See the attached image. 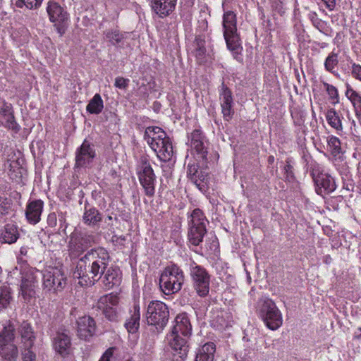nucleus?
Wrapping results in <instances>:
<instances>
[{
  "mask_svg": "<svg viewBox=\"0 0 361 361\" xmlns=\"http://www.w3.org/2000/svg\"><path fill=\"white\" fill-rule=\"evenodd\" d=\"M312 176L316 186V191L317 194H329L335 190V180L330 175L320 173L316 176L314 172L312 171Z\"/></svg>",
  "mask_w": 361,
  "mask_h": 361,
  "instance_id": "2eb2a0df",
  "label": "nucleus"
},
{
  "mask_svg": "<svg viewBox=\"0 0 361 361\" xmlns=\"http://www.w3.org/2000/svg\"><path fill=\"white\" fill-rule=\"evenodd\" d=\"M345 87V95L353 106L357 117L361 118V93L354 90L348 83Z\"/></svg>",
  "mask_w": 361,
  "mask_h": 361,
  "instance_id": "bb28decb",
  "label": "nucleus"
},
{
  "mask_svg": "<svg viewBox=\"0 0 361 361\" xmlns=\"http://www.w3.org/2000/svg\"><path fill=\"white\" fill-rule=\"evenodd\" d=\"M322 85L329 96V99L333 104L339 103V92L336 87L329 84L326 82L323 81Z\"/></svg>",
  "mask_w": 361,
  "mask_h": 361,
  "instance_id": "ea45409f",
  "label": "nucleus"
},
{
  "mask_svg": "<svg viewBox=\"0 0 361 361\" xmlns=\"http://www.w3.org/2000/svg\"><path fill=\"white\" fill-rule=\"evenodd\" d=\"M160 134L164 133V130L159 126H149L146 128L145 135H149V134Z\"/></svg>",
  "mask_w": 361,
  "mask_h": 361,
  "instance_id": "864d4df0",
  "label": "nucleus"
},
{
  "mask_svg": "<svg viewBox=\"0 0 361 361\" xmlns=\"http://www.w3.org/2000/svg\"><path fill=\"white\" fill-rule=\"evenodd\" d=\"M188 176L196 184H197L198 179L200 178V174L198 171V165L195 164H188Z\"/></svg>",
  "mask_w": 361,
  "mask_h": 361,
  "instance_id": "a18cd8bd",
  "label": "nucleus"
},
{
  "mask_svg": "<svg viewBox=\"0 0 361 361\" xmlns=\"http://www.w3.org/2000/svg\"><path fill=\"white\" fill-rule=\"evenodd\" d=\"M114 350V348H110L107 349L102 356L105 357L109 360V358L112 356Z\"/></svg>",
  "mask_w": 361,
  "mask_h": 361,
  "instance_id": "13d9d810",
  "label": "nucleus"
},
{
  "mask_svg": "<svg viewBox=\"0 0 361 361\" xmlns=\"http://www.w3.org/2000/svg\"><path fill=\"white\" fill-rule=\"evenodd\" d=\"M326 142L332 154L334 156L343 152L342 143L338 137H330L329 139L327 137Z\"/></svg>",
  "mask_w": 361,
  "mask_h": 361,
  "instance_id": "37998d69",
  "label": "nucleus"
},
{
  "mask_svg": "<svg viewBox=\"0 0 361 361\" xmlns=\"http://www.w3.org/2000/svg\"><path fill=\"white\" fill-rule=\"evenodd\" d=\"M129 82V79L119 76L116 78L114 85L118 89L126 90L128 87Z\"/></svg>",
  "mask_w": 361,
  "mask_h": 361,
  "instance_id": "603ef678",
  "label": "nucleus"
},
{
  "mask_svg": "<svg viewBox=\"0 0 361 361\" xmlns=\"http://www.w3.org/2000/svg\"><path fill=\"white\" fill-rule=\"evenodd\" d=\"M175 322L176 324L173 326L171 334H178L190 338L192 334V326L187 314H178L175 319Z\"/></svg>",
  "mask_w": 361,
  "mask_h": 361,
  "instance_id": "412c9836",
  "label": "nucleus"
},
{
  "mask_svg": "<svg viewBox=\"0 0 361 361\" xmlns=\"http://www.w3.org/2000/svg\"><path fill=\"white\" fill-rule=\"evenodd\" d=\"M11 200L4 197H0V214L6 215L9 213L11 209Z\"/></svg>",
  "mask_w": 361,
  "mask_h": 361,
  "instance_id": "49530a36",
  "label": "nucleus"
},
{
  "mask_svg": "<svg viewBox=\"0 0 361 361\" xmlns=\"http://www.w3.org/2000/svg\"><path fill=\"white\" fill-rule=\"evenodd\" d=\"M169 319L167 305L159 300L150 301L147 307L146 319L149 325L154 326L158 332L166 326Z\"/></svg>",
  "mask_w": 361,
  "mask_h": 361,
  "instance_id": "39448f33",
  "label": "nucleus"
},
{
  "mask_svg": "<svg viewBox=\"0 0 361 361\" xmlns=\"http://www.w3.org/2000/svg\"><path fill=\"white\" fill-rule=\"evenodd\" d=\"M197 47L195 49V56L196 58L197 62L200 64L203 63L205 61L206 56V48L204 46V41H199L197 38L195 39Z\"/></svg>",
  "mask_w": 361,
  "mask_h": 361,
  "instance_id": "79ce46f5",
  "label": "nucleus"
},
{
  "mask_svg": "<svg viewBox=\"0 0 361 361\" xmlns=\"http://www.w3.org/2000/svg\"><path fill=\"white\" fill-rule=\"evenodd\" d=\"M329 11H333L336 6V0H321Z\"/></svg>",
  "mask_w": 361,
  "mask_h": 361,
  "instance_id": "6e6d98bb",
  "label": "nucleus"
},
{
  "mask_svg": "<svg viewBox=\"0 0 361 361\" xmlns=\"http://www.w3.org/2000/svg\"><path fill=\"white\" fill-rule=\"evenodd\" d=\"M173 154V145L170 137L167 138L164 144L162 150L159 155L161 159L164 160H170Z\"/></svg>",
  "mask_w": 361,
  "mask_h": 361,
  "instance_id": "c03bdc74",
  "label": "nucleus"
},
{
  "mask_svg": "<svg viewBox=\"0 0 361 361\" xmlns=\"http://www.w3.org/2000/svg\"><path fill=\"white\" fill-rule=\"evenodd\" d=\"M185 281L183 270L176 264L164 268L159 277V286L167 295L178 293L182 288Z\"/></svg>",
  "mask_w": 361,
  "mask_h": 361,
  "instance_id": "7ed1b4c3",
  "label": "nucleus"
},
{
  "mask_svg": "<svg viewBox=\"0 0 361 361\" xmlns=\"http://www.w3.org/2000/svg\"><path fill=\"white\" fill-rule=\"evenodd\" d=\"M14 172H15V171L11 172V173H10V176H11V179H15V180H17V178H20V176H18L16 174H13V173H14Z\"/></svg>",
  "mask_w": 361,
  "mask_h": 361,
  "instance_id": "bf43d9fd",
  "label": "nucleus"
},
{
  "mask_svg": "<svg viewBox=\"0 0 361 361\" xmlns=\"http://www.w3.org/2000/svg\"><path fill=\"white\" fill-rule=\"evenodd\" d=\"M169 137H145L150 147L158 154H160L164 144Z\"/></svg>",
  "mask_w": 361,
  "mask_h": 361,
  "instance_id": "4c0bfd02",
  "label": "nucleus"
},
{
  "mask_svg": "<svg viewBox=\"0 0 361 361\" xmlns=\"http://www.w3.org/2000/svg\"><path fill=\"white\" fill-rule=\"evenodd\" d=\"M169 0H152V8L160 18L169 16L175 9L176 1L168 4Z\"/></svg>",
  "mask_w": 361,
  "mask_h": 361,
  "instance_id": "393cba45",
  "label": "nucleus"
},
{
  "mask_svg": "<svg viewBox=\"0 0 361 361\" xmlns=\"http://www.w3.org/2000/svg\"><path fill=\"white\" fill-rule=\"evenodd\" d=\"M221 112L224 120L230 121L234 114L233 97L231 90L223 82L220 92Z\"/></svg>",
  "mask_w": 361,
  "mask_h": 361,
  "instance_id": "6ab92c4d",
  "label": "nucleus"
},
{
  "mask_svg": "<svg viewBox=\"0 0 361 361\" xmlns=\"http://www.w3.org/2000/svg\"><path fill=\"white\" fill-rule=\"evenodd\" d=\"M111 240L114 243H116L120 245H123V243L126 241V237L123 235L118 236L117 235H114L111 238Z\"/></svg>",
  "mask_w": 361,
  "mask_h": 361,
  "instance_id": "4d7b16f0",
  "label": "nucleus"
},
{
  "mask_svg": "<svg viewBox=\"0 0 361 361\" xmlns=\"http://www.w3.org/2000/svg\"><path fill=\"white\" fill-rule=\"evenodd\" d=\"M25 248L22 247V248L20 249V253H21V254H23V255H24V254H25Z\"/></svg>",
  "mask_w": 361,
  "mask_h": 361,
  "instance_id": "0e129e2a",
  "label": "nucleus"
},
{
  "mask_svg": "<svg viewBox=\"0 0 361 361\" xmlns=\"http://www.w3.org/2000/svg\"><path fill=\"white\" fill-rule=\"evenodd\" d=\"M130 311V317L125 323V327L129 333L134 334L140 327V308L138 304H135Z\"/></svg>",
  "mask_w": 361,
  "mask_h": 361,
  "instance_id": "c85d7f7f",
  "label": "nucleus"
},
{
  "mask_svg": "<svg viewBox=\"0 0 361 361\" xmlns=\"http://www.w3.org/2000/svg\"><path fill=\"white\" fill-rule=\"evenodd\" d=\"M273 161H274V157L270 156V157H269V162H270V163H271V162H272Z\"/></svg>",
  "mask_w": 361,
  "mask_h": 361,
  "instance_id": "e2e57ef3",
  "label": "nucleus"
},
{
  "mask_svg": "<svg viewBox=\"0 0 361 361\" xmlns=\"http://www.w3.org/2000/svg\"><path fill=\"white\" fill-rule=\"evenodd\" d=\"M22 349V359L23 361H35L36 355L32 351V348H27L25 346H20Z\"/></svg>",
  "mask_w": 361,
  "mask_h": 361,
  "instance_id": "de8ad7c7",
  "label": "nucleus"
},
{
  "mask_svg": "<svg viewBox=\"0 0 361 361\" xmlns=\"http://www.w3.org/2000/svg\"><path fill=\"white\" fill-rule=\"evenodd\" d=\"M96 156L94 147L88 140H85L75 152V168H87L93 161Z\"/></svg>",
  "mask_w": 361,
  "mask_h": 361,
  "instance_id": "ddd939ff",
  "label": "nucleus"
},
{
  "mask_svg": "<svg viewBox=\"0 0 361 361\" xmlns=\"http://www.w3.org/2000/svg\"><path fill=\"white\" fill-rule=\"evenodd\" d=\"M52 345L58 354L66 357L71 353V336L66 332H57L52 338Z\"/></svg>",
  "mask_w": 361,
  "mask_h": 361,
  "instance_id": "f3484780",
  "label": "nucleus"
},
{
  "mask_svg": "<svg viewBox=\"0 0 361 361\" xmlns=\"http://www.w3.org/2000/svg\"><path fill=\"white\" fill-rule=\"evenodd\" d=\"M15 331V326L11 322L4 327L0 332V346L14 344Z\"/></svg>",
  "mask_w": 361,
  "mask_h": 361,
  "instance_id": "473e14b6",
  "label": "nucleus"
},
{
  "mask_svg": "<svg viewBox=\"0 0 361 361\" xmlns=\"http://www.w3.org/2000/svg\"><path fill=\"white\" fill-rule=\"evenodd\" d=\"M43 288L47 291H61L66 285V277L57 267L46 269L43 274Z\"/></svg>",
  "mask_w": 361,
  "mask_h": 361,
  "instance_id": "9d476101",
  "label": "nucleus"
},
{
  "mask_svg": "<svg viewBox=\"0 0 361 361\" xmlns=\"http://www.w3.org/2000/svg\"><path fill=\"white\" fill-rule=\"evenodd\" d=\"M190 276L197 294L200 297H206L209 292L211 279L207 269L192 261L190 264Z\"/></svg>",
  "mask_w": 361,
  "mask_h": 361,
  "instance_id": "6e6552de",
  "label": "nucleus"
},
{
  "mask_svg": "<svg viewBox=\"0 0 361 361\" xmlns=\"http://www.w3.org/2000/svg\"><path fill=\"white\" fill-rule=\"evenodd\" d=\"M56 223H57L56 214L54 212L50 213L47 217V224L50 227H54L56 226Z\"/></svg>",
  "mask_w": 361,
  "mask_h": 361,
  "instance_id": "5fc2aeb1",
  "label": "nucleus"
},
{
  "mask_svg": "<svg viewBox=\"0 0 361 361\" xmlns=\"http://www.w3.org/2000/svg\"><path fill=\"white\" fill-rule=\"evenodd\" d=\"M329 259H331L329 256H326L325 262L327 263L329 261Z\"/></svg>",
  "mask_w": 361,
  "mask_h": 361,
  "instance_id": "69168bd1",
  "label": "nucleus"
},
{
  "mask_svg": "<svg viewBox=\"0 0 361 361\" xmlns=\"http://www.w3.org/2000/svg\"><path fill=\"white\" fill-rule=\"evenodd\" d=\"M42 0H18L16 2V5L18 7H22L23 6H26L27 8L32 9L33 8H37L40 6Z\"/></svg>",
  "mask_w": 361,
  "mask_h": 361,
  "instance_id": "09e8293b",
  "label": "nucleus"
},
{
  "mask_svg": "<svg viewBox=\"0 0 361 361\" xmlns=\"http://www.w3.org/2000/svg\"><path fill=\"white\" fill-rule=\"evenodd\" d=\"M224 11L222 16L223 35L227 49L231 52L233 59L238 63H243L242 54L243 46L240 35L237 27V13L228 9V6L222 4Z\"/></svg>",
  "mask_w": 361,
  "mask_h": 361,
  "instance_id": "f03ea898",
  "label": "nucleus"
},
{
  "mask_svg": "<svg viewBox=\"0 0 361 361\" xmlns=\"http://www.w3.org/2000/svg\"><path fill=\"white\" fill-rule=\"evenodd\" d=\"M202 137H192L191 140V148L200 155L202 159H206L207 156V147Z\"/></svg>",
  "mask_w": 361,
  "mask_h": 361,
  "instance_id": "e433bc0d",
  "label": "nucleus"
},
{
  "mask_svg": "<svg viewBox=\"0 0 361 361\" xmlns=\"http://www.w3.org/2000/svg\"><path fill=\"white\" fill-rule=\"evenodd\" d=\"M137 173L140 185L142 186L145 194L148 197H153L155 193L154 183L156 176L147 159H142L137 168Z\"/></svg>",
  "mask_w": 361,
  "mask_h": 361,
  "instance_id": "1a4fd4ad",
  "label": "nucleus"
},
{
  "mask_svg": "<svg viewBox=\"0 0 361 361\" xmlns=\"http://www.w3.org/2000/svg\"><path fill=\"white\" fill-rule=\"evenodd\" d=\"M0 115L4 118L7 128L12 129L15 133H18L19 126L14 119L13 107L11 104L4 101L3 105L0 109Z\"/></svg>",
  "mask_w": 361,
  "mask_h": 361,
  "instance_id": "a878e982",
  "label": "nucleus"
},
{
  "mask_svg": "<svg viewBox=\"0 0 361 361\" xmlns=\"http://www.w3.org/2000/svg\"><path fill=\"white\" fill-rule=\"evenodd\" d=\"M43 209L44 202L42 200H29L25 211L27 221L32 225L38 224L41 220Z\"/></svg>",
  "mask_w": 361,
  "mask_h": 361,
  "instance_id": "a211bd4d",
  "label": "nucleus"
},
{
  "mask_svg": "<svg viewBox=\"0 0 361 361\" xmlns=\"http://www.w3.org/2000/svg\"><path fill=\"white\" fill-rule=\"evenodd\" d=\"M12 300L11 290L8 286L0 287V311L8 307Z\"/></svg>",
  "mask_w": 361,
  "mask_h": 361,
  "instance_id": "58836bf2",
  "label": "nucleus"
},
{
  "mask_svg": "<svg viewBox=\"0 0 361 361\" xmlns=\"http://www.w3.org/2000/svg\"><path fill=\"white\" fill-rule=\"evenodd\" d=\"M347 66H342V71L361 82V65L355 63L350 57L347 59Z\"/></svg>",
  "mask_w": 361,
  "mask_h": 361,
  "instance_id": "2f4dec72",
  "label": "nucleus"
},
{
  "mask_svg": "<svg viewBox=\"0 0 361 361\" xmlns=\"http://www.w3.org/2000/svg\"><path fill=\"white\" fill-rule=\"evenodd\" d=\"M102 220V215L95 207H90L86 204L85 205L84 213L82 215V222L90 227H95Z\"/></svg>",
  "mask_w": 361,
  "mask_h": 361,
  "instance_id": "b1692460",
  "label": "nucleus"
},
{
  "mask_svg": "<svg viewBox=\"0 0 361 361\" xmlns=\"http://www.w3.org/2000/svg\"><path fill=\"white\" fill-rule=\"evenodd\" d=\"M118 303V298L116 295L106 294L102 296L97 302V307L102 310L103 314L109 321L115 322L118 319V312L115 307Z\"/></svg>",
  "mask_w": 361,
  "mask_h": 361,
  "instance_id": "4468645a",
  "label": "nucleus"
},
{
  "mask_svg": "<svg viewBox=\"0 0 361 361\" xmlns=\"http://www.w3.org/2000/svg\"><path fill=\"white\" fill-rule=\"evenodd\" d=\"M97 243L96 236L92 232H75L70 235L68 251L71 259H76Z\"/></svg>",
  "mask_w": 361,
  "mask_h": 361,
  "instance_id": "423d86ee",
  "label": "nucleus"
},
{
  "mask_svg": "<svg viewBox=\"0 0 361 361\" xmlns=\"http://www.w3.org/2000/svg\"><path fill=\"white\" fill-rule=\"evenodd\" d=\"M0 356L5 361H16L18 357V349L16 345L0 346Z\"/></svg>",
  "mask_w": 361,
  "mask_h": 361,
  "instance_id": "72a5a7b5",
  "label": "nucleus"
},
{
  "mask_svg": "<svg viewBox=\"0 0 361 361\" xmlns=\"http://www.w3.org/2000/svg\"><path fill=\"white\" fill-rule=\"evenodd\" d=\"M37 283L36 276L32 273H26L22 278L20 293L25 301H29L35 296V288Z\"/></svg>",
  "mask_w": 361,
  "mask_h": 361,
  "instance_id": "4be33fe9",
  "label": "nucleus"
},
{
  "mask_svg": "<svg viewBox=\"0 0 361 361\" xmlns=\"http://www.w3.org/2000/svg\"><path fill=\"white\" fill-rule=\"evenodd\" d=\"M104 109V102L99 94H95L86 106V111L91 114H99Z\"/></svg>",
  "mask_w": 361,
  "mask_h": 361,
  "instance_id": "f704fd0d",
  "label": "nucleus"
},
{
  "mask_svg": "<svg viewBox=\"0 0 361 361\" xmlns=\"http://www.w3.org/2000/svg\"><path fill=\"white\" fill-rule=\"evenodd\" d=\"M342 117L334 109H330L326 114V119L328 124L336 130V133L342 131Z\"/></svg>",
  "mask_w": 361,
  "mask_h": 361,
  "instance_id": "7c9ffc66",
  "label": "nucleus"
},
{
  "mask_svg": "<svg viewBox=\"0 0 361 361\" xmlns=\"http://www.w3.org/2000/svg\"><path fill=\"white\" fill-rule=\"evenodd\" d=\"M207 224L208 221L202 211L199 208L195 209L188 222V239L190 244L197 246L203 241L207 233Z\"/></svg>",
  "mask_w": 361,
  "mask_h": 361,
  "instance_id": "20e7f679",
  "label": "nucleus"
},
{
  "mask_svg": "<svg viewBox=\"0 0 361 361\" xmlns=\"http://www.w3.org/2000/svg\"><path fill=\"white\" fill-rule=\"evenodd\" d=\"M257 311L259 316L269 329L276 330L282 325V314L271 299L262 300Z\"/></svg>",
  "mask_w": 361,
  "mask_h": 361,
  "instance_id": "0eeeda50",
  "label": "nucleus"
},
{
  "mask_svg": "<svg viewBox=\"0 0 361 361\" xmlns=\"http://www.w3.org/2000/svg\"><path fill=\"white\" fill-rule=\"evenodd\" d=\"M113 218L111 216H108L106 218V221L108 225L111 226V221H112Z\"/></svg>",
  "mask_w": 361,
  "mask_h": 361,
  "instance_id": "052dcab7",
  "label": "nucleus"
},
{
  "mask_svg": "<svg viewBox=\"0 0 361 361\" xmlns=\"http://www.w3.org/2000/svg\"><path fill=\"white\" fill-rule=\"evenodd\" d=\"M283 170L286 180L288 182H293L295 180V176L293 167L290 164V161L289 160H286Z\"/></svg>",
  "mask_w": 361,
  "mask_h": 361,
  "instance_id": "8fccbe9b",
  "label": "nucleus"
},
{
  "mask_svg": "<svg viewBox=\"0 0 361 361\" xmlns=\"http://www.w3.org/2000/svg\"><path fill=\"white\" fill-rule=\"evenodd\" d=\"M216 345L208 342L200 347L197 353L195 361H214Z\"/></svg>",
  "mask_w": 361,
  "mask_h": 361,
  "instance_id": "cd10ccee",
  "label": "nucleus"
},
{
  "mask_svg": "<svg viewBox=\"0 0 361 361\" xmlns=\"http://www.w3.org/2000/svg\"><path fill=\"white\" fill-rule=\"evenodd\" d=\"M109 262V254L104 248L91 249L78 261L73 276L82 286H92L100 280Z\"/></svg>",
  "mask_w": 361,
  "mask_h": 361,
  "instance_id": "f257e3e1",
  "label": "nucleus"
},
{
  "mask_svg": "<svg viewBox=\"0 0 361 361\" xmlns=\"http://www.w3.org/2000/svg\"><path fill=\"white\" fill-rule=\"evenodd\" d=\"M338 58V51L336 52L334 49L328 54L324 63L325 70L334 75L336 73V68L339 62Z\"/></svg>",
  "mask_w": 361,
  "mask_h": 361,
  "instance_id": "c9c22d12",
  "label": "nucleus"
},
{
  "mask_svg": "<svg viewBox=\"0 0 361 361\" xmlns=\"http://www.w3.org/2000/svg\"><path fill=\"white\" fill-rule=\"evenodd\" d=\"M106 265L100 279L102 284L106 289H111L120 285L122 279L121 270L117 267Z\"/></svg>",
  "mask_w": 361,
  "mask_h": 361,
  "instance_id": "dca6fc26",
  "label": "nucleus"
},
{
  "mask_svg": "<svg viewBox=\"0 0 361 361\" xmlns=\"http://www.w3.org/2000/svg\"><path fill=\"white\" fill-rule=\"evenodd\" d=\"M95 330L96 324L92 317L83 316L77 320L78 336L81 339L88 340L94 334Z\"/></svg>",
  "mask_w": 361,
  "mask_h": 361,
  "instance_id": "aec40b11",
  "label": "nucleus"
},
{
  "mask_svg": "<svg viewBox=\"0 0 361 361\" xmlns=\"http://www.w3.org/2000/svg\"><path fill=\"white\" fill-rule=\"evenodd\" d=\"M310 19L315 28L322 32L324 28L325 23L322 19L318 18L317 14L314 12L310 14Z\"/></svg>",
  "mask_w": 361,
  "mask_h": 361,
  "instance_id": "3c124183",
  "label": "nucleus"
},
{
  "mask_svg": "<svg viewBox=\"0 0 361 361\" xmlns=\"http://www.w3.org/2000/svg\"><path fill=\"white\" fill-rule=\"evenodd\" d=\"M189 339L188 337L178 334H170L168 336L169 345L172 350L176 361H184L188 357L190 350Z\"/></svg>",
  "mask_w": 361,
  "mask_h": 361,
  "instance_id": "9b49d317",
  "label": "nucleus"
},
{
  "mask_svg": "<svg viewBox=\"0 0 361 361\" xmlns=\"http://www.w3.org/2000/svg\"><path fill=\"white\" fill-rule=\"evenodd\" d=\"M104 35L106 40L111 43L113 45L119 44L125 38L124 35L117 29L107 30L104 32Z\"/></svg>",
  "mask_w": 361,
  "mask_h": 361,
  "instance_id": "a19ab883",
  "label": "nucleus"
},
{
  "mask_svg": "<svg viewBox=\"0 0 361 361\" xmlns=\"http://www.w3.org/2000/svg\"><path fill=\"white\" fill-rule=\"evenodd\" d=\"M18 333L20 336L21 346L32 348L36 339L35 332L32 325L27 321L20 323L18 328Z\"/></svg>",
  "mask_w": 361,
  "mask_h": 361,
  "instance_id": "5701e85b",
  "label": "nucleus"
},
{
  "mask_svg": "<svg viewBox=\"0 0 361 361\" xmlns=\"http://www.w3.org/2000/svg\"><path fill=\"white\" fill-rule=\"evenodd\" d=\"M20 233L18 230V226L14 224H7L4 226L1 237L3 243L12 244L17 241L19 238Z\"/></svg>",
  "mask_w": 361,
  "mask_h": 361,
  "instance_id": "c756f323",
  "label": "nucleus"
},
{
  "mask_svg": "<svg viewBox=\"0 0 361 361\" xmlns=\"http://www.w3.org/2000/svg\"><path fill=\"white\" fill-rule=\"evenodd\" d=\"M99 361H109V360L107 358H106L105 357L102 356V357L100 358V360Z\"/></svg>",
  "mask_w": 361,
  "mask_h": 361,
  "instance_id": "680f3d73",
  "label": "nucleus"
},
{
  "mask_svg": "<svg viewBox=\"0 0 361 361\" xmlns=\"http://www.w3.org/2000/svg\"><path fill=\"white\" fill-rule=\"evenodd\" d=\"M47 11L50 21L54 23L58 32L62 35L65 32L63 23L68 19V13L56 1L49 2Z\"/></svg>",
  "mask_w": 361,
  "mask_h": 361,
  "instance_id": "f8f14e48",
  "label": "nucleus"
}]
</instances>
